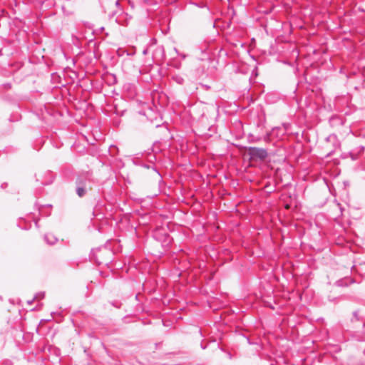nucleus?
I'll list each match as a JSON object with an SVG mask.
<instances>
[{"instance_id": "nucleus-24", "label": "nucleus", "mask_w": 365, "mask_h": 365, "mask_svg": "<svg viewBox=\"0 0 365 365\" xmlns=\"http://www.w3.org/2000/svg\"><path fill=\"white\" fill-rule=\"evenodd\" d=\"M101 230H102L98 229V231L99 232H101Z\"/></svg>"}, {"instance_id": "nucleus-3", "label": "nucleus", "mask_w": 365, "mask_h": 365, "mask_svg": "<svg viewBox=\"0 0 365 365\" xmlns=\"http://www.w3.org/2000/svg\"><path fill=\"white\" fill-rule=\"evenodd\" d=\"M267 155V150L260 148L251 147L245 151V156L248 158L250 161L264 160Z\"/></svg>"}, {"instance_id": "nucleus-4", "label": "nucleus", "mask_w": 365, "mask_h": 365, "mask_svg": "<svg viewBox=\"0 0 365 365\" xmlns=\"http://www.w3.org/2000/svg\"><path fill=\"white\" fill-rule=\"evenodd\" d=\"M44 241L50 245H54L58 241V237L52 234L51 232H48L44 234L43 235Z\"/></svg>"}, {"instance_id": "nucleus-14", "label": "nucleus", "mask_w": 365, "mask_h": 365, "mask_svg": "<svg viewBox=\"0 0 365 365\" xmlns=\"http://www.w3.org/2000/svg\"><path fill=\"white\" fill-rule=\"evenodd\" d=\"M225 354L229 359H232V354L230 351L227 350Z\"/></svg>"}, {"instance_id": "nucleus-23", "label": "nucleus", "mask_w": 365, "mask_h": 365, "mask_svg": "<svg viewBox=\"0 0 365 365\" xmlns=\"http://www.w3.org/2000/svg\"><path fill=\"white\" fill-rule=\"evenodd\" d=\"M137 230H138L137 229H135V230H134V231H135V235H137V234H138Z\"/></svg>"}, {"instance_id": "nucleus-10", "label": "nucleus", "mask_w": 365, "mask_h": 365, "mask_svg": "<svg viewBox=\"0 0 365 365\" xmlns=\"http://www.w3.org/2000/svg\"><path fill=\"white\" fill-rule=\"evenodd\" d=\"M244 338L247 340V342L250 345H255L257 344V341H252L249 336H244Z\"/></svg>"}, {"instance_id": "nucleus-13", "label": "nucleus", "mask_w": 365, "mask_h": 365, "mask_svg": "<svg viewBox=\"0 0 365 365\" xmlns=\"http://www.w3.org/2000/svg\"><path fill=\"white\" fill-rule=\"evenodd\" d=\"M236 333H237L239 336H242L243 338H244V336H247V335L245 334V332H244V331H243V330H237V331H236Z\"/></svg>"}, {"instance_id": "nucleus-7", "label": "nucleus", "mask_w": 365, "mask_h": 365, "mask_svg": "<svg viewBox=\"0 0 365 365\" xmlns=\"http://www.w3.org/2000/svg\"><path fill=\"white\" fill-rule=\"evenodd\" d=\"M364 318L359 315V310H355L352 313V318L351 319V322L352 323L355 322H363Z\"/></svg>"}, {"instance_id": "nucleus-16", "label": "nucleus", "mask_w": 365, "mask_h": 365, "mask_svg": "<svg viewBox=\"0 0 365 365\" xmlns=\"http://www.w3.org/2000/svg\"><path fill=\"white\" fill-rule=\"evenodd\" d=\"M207 347V344H204L203 341H202L200 343V348L203 350L206 349Z\"/></svg>"}, {"instance_id": "nucleus-9", "label": "nucleus", "mask_w": 365, "mask_h": 365, "mask_svg": "<svg viewBox=\"0 0 365 365\" xmlns=\"http://www.w3.org/2000/svg\"><path fill=\"white\" fill-rule=\"evenodd\" d=\"M86 191L85 189L83 187H78L77 189V194L79 197H83L85 194Z\"/></svg>"}, {"instance_id": "nucleus-17", "label": "nucleus", "mask_w": 365, "mask_h": 365, "mask_svg": "<svg viewBox=\"0 0 365 365\" xmlns=\"http://www.w3.org/2000/svg\"><path fill=\"white\" fill-rule=\"evenodd\" d=\"M197 331L200 336V337H203V334H202V329L200 328H197Z\"/></svg>"}, {"instance_id": "nucleus-1", "label": "nucleus", "mask_w": 365, "mask_h": 365, "mask_svg": "<svg viewBox=\"0 0 365 365\" xmlns=\"http://www.w3.org/2000/svg\"><path fill=\"white\" fill-rule=\"evenodd\" d=\"M112 242H117L112 238H106L103 246L93 248L91 250L90 259L95 261L98 265H109L114 259V251L110 245ZM120 242V240H118Z\"/></svg>"}, {"instance_id": "nucleus-21", "label": "nucleus", "mask_w": 365, "mask_h": 365, "mask_svg": "<svg viewBox=\"0 0 365 365\" xmlns=\"http://www.w3.org/2000/svg\"><path fill=\"white\" fill-rule=\"evenodd\" d=\"M159 345H160V343H155V348L158 349Z\"/></svg>"}, {"instance_id": "nucleus-11", "label": "nucleus", "mask_w": 365, "mask_h": 365, "mask_svg": "<svg viewBox=\"0 0 365 365\" xmlns=\"http://www.w3.org/2000/svg\"><path fill=\"white\" fill-rule=\"evenodd\" d=\"M0 365H13V362L9 359H4L0 362Z\"/></svg>"}, {"instance_id": "nucleus-18", "label": "nucleus", "mask_w": 365, "mask_h": 365, "mask_svg": "<svg viewBox=\"0 0 365 365\" xmlns=\"http://www.w3.org/2000/svg\"><path fill=\"white\" fill-rule=\"evenodd\" d=\"M277 360H272L270 362V365H277Z\"/></svg>"}, {"instance_id": "nucleus-6", "label": "nucleus", "mask_w": 365, "mask_h": 365, "mask_svg": "<svg viewBox=\"0 0 365 365\" xmlns=\"http://www.w3.org/2000/svg\"><path fill=\"white\" fill-rule=\"evenodd\" d=\"M196 240L201 243L205 242L207 240H211V237L209 234L205 233H200L197 235Z\"/></svg>"}, {"instance_id": "nucleus-2", "label": "nucleus", "mask_w": 365, "mask_h": 365, "mask_svg": "<svg viewBox=\"0 0 365 365\" xmlns=\"http://www.w3.org/2000/svg\"><path fill=\"white\" fill-rule=\"evenodd\" d=\"M152 237L156 241L160 243L161 246L164 248L168 247L173 238L166 232H163L165 230H151Z\"/></svg>"}, {"instance_id": "nucleus-19", "label": "nucleus", "mask_w": 365, "mask_h": 365, "mask_svg": "<svg viewBox=\"0 0 365 365\" xmlns=\"http://www.w3.org/2000/svg\"><path fill=\"white\" fill-rule=\"evenodd\" d=\"M34 300H33V299H32L31 300H29V301L27 302V303H28L29 304H31L33 303V302H34Z\"/></svg>"}, {"instance_id": "nucleus-8", "label": "nucleus", "mask_w": 365, "mask_h": 365, "mask_svg": "<svg viewBox=\"0 0 365 365\" xmlns=\"http://www.w3.org/2000/svg\"><path fill=\"white\" fill-rule=\"evenodd\" d=\"M44 297H45V292H40L36 293L34 295V297L33 298V300H35V299H39V298L43 299Z\"/></svg>"}, {"instance_id": "nucleus-12", "label": "nucleus", "mask_w": 365, "mask_h": 365, "mask_svg": "<svg viewBox=\"0 0 365 365\" xmlns=\"http://www.w3.org/2000/svg\"><path fill=\"white\" fill-rule=\"evenodd\" d=\"M110 304H111L112 306H113V307H115L118 308V309H120V307H121V305H122V304H121L120 302H117V301H116V302H110Z\"/></svg>"}, {"instance_id": "nucleus-15", "label": "nucleus", "mask_w": 365, "mask_h": 365, "mask_svg": "<svg viewBox=\"0 0 365 365\" xmlns=\"http://www.w3.org/2000/svg\"><path fill=\"white\" fill-rule=\"evenodd\" d=\"M217 347L220 351H222L224 353H225V351H227V349L224 346H220V344L217 345Z\"/></svg>"}, {"instance_id": "nucleus-20", "label": "nucleus", "mask_w": 365, "mask_h": 365, "mask_svg": "<svg viewBox=\"0 0 365 365\" xmlns=\"http://www.w3.org/2000/svg\"><path fill=\"white\" fill-rule=\"evenodd\" d=\"M280 231H282V235H284V230H283V229H281L279 230Z\"/></svg>"}, {"instance_id": "nucleus-22", "label": "nucleus", "mask_w": 365, "mask_h": 365, "mask_svg": "<svg viewBox=\"0 0 365 365\" xmlns=\"http://www.w3.org/2000/svg\"><path fill=\"white\" fill-rule=\"evenodd\" d=\"M285 208H286V209H289V205L287 204V205H285Z\"/></svg>"}, {"instance_id": "nucleus-5", "label": "nucleus", "mask_w": 365, "mask_h": 365, "mask_svg": "<svg viewBox=\"0 0 365 365\" xmlns=\"http://www.w3.org/2000/svg\"><path fill=\"white\" fill-rule=\"evenodd\" d=\"M354 281L349 278V277H345L340 279H338L335 282V285L339 287H348L349 284L354 283Z\"/></svg>"}]
</instances>
